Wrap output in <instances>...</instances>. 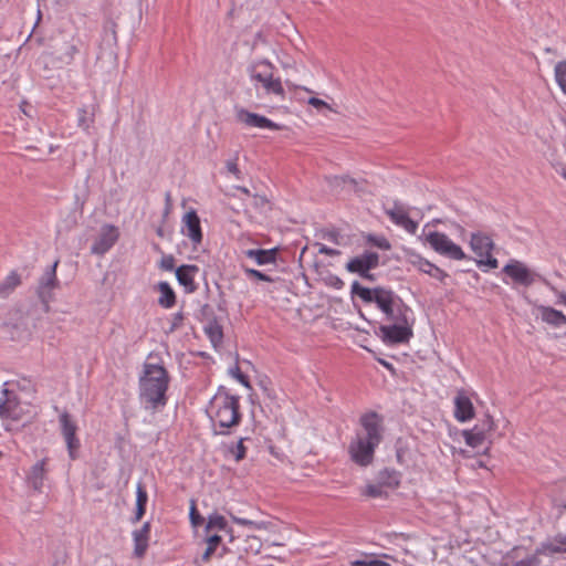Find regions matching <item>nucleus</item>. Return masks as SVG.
Returning <instances> with one entry per match:
<instances>
[{
	"instance_id": "obj_26",
	"label": "nucleus",
	"mask_w": 566,
	"mask_h": 566,
	"mask_svg": "<svg viewBox=\"0 0 566 566\" xmlns=\"http://www.w3.org/2000/svg\"><path fill=\"white\" fill-rule=\"evenodd\" d=\"M96 107L92 105L88 107H81L77 111V126L85 132H88L95 120Z\"/></svg>"
},
{
	"instance_id": "obj_2",
	"label": "nucleus",
	"mask_w": 566,
	"mask_h": 566,
	"mask_svg": "<svg viewBox=\"0 0 566 566\" xmlns=\"http://www.w3.org/2000/svg\"><path fill=\"white\" fill-rule=\"evenodd\" d=\"M169 376L167 370L157 364H145L139 378V399L146 409L155 411L167 403L166 391Z\"/></svg>"
},
{
	"instance_id": "obj_6",
	"label": "nucleus",
	"mask_w": 566,
	"mask_h": 566,
	"mask_svg": "<svg viewBox=\"0 0 566 566\" xmlns=\"http://www.w3.org/2000/svg\"><path fill=\"white\" fill-rule=\"evenodd\" d=\"M13 386L12 382H4L0 397V420L7 431L15 430L27 412L25 405L19 400Z\"/></svg>"
},
{
	"instance_id": "obj_51",
	"label": "nucleus",
	"mask_w": 566,
	"mask_h": 566,
	"mask_svg": "<svg viewBox=\"0 0 566 566\" xmlns=\"http://www.w3.org/2000/svg\"><path fill=\"white\" fill-rule=\"evenodd\" d=\"M190 520H191V523L193 526H198L202 522V518H201L200 514L197 512L193 503L190 509Z\"/></svg>"
},
{
	"instance_id": "obj_22",
	"label": "nucleus",
	"mask_w": 566,
	"mask_h": 566,
	"mask_svg": "<svg viewBox=\"0 0 566 566\" xmlns=\"http://www.w3.org/2000/svg\"><path fill=\"white\" fill-rule=\"evenodd\" d=\"M539 316L543 322L554 327H562L566 325V316L551 306L539 305L537 306Z\"/></svg>"
},
{
	"instance_id": "obj_55",
	"label": "nucleus",
	"mask_w": 566,
	"mask_h": 566,
	"mask_svg": "<svg viewBox=\"0 0 566 566\" xmlns=\"http://www.w3.org/2000/svg\"><path fill=\"white\" fill-rule=\"evenodd\" d=\"M367 566H382L385 565L384 562L380 559L374 557V556H365Z\"/></svg>"
},
{
	"instance_id": "obj_15",
	"label": "nucleus",
	"mask_w": 566,
	"mask_h": 566,
	"mask_svg": "<svg viewBox=\"0 0 566 566\" xmlns=\"http://www.w3.org/2000/svg\"><path fill=\"white\" fill-rule=\"evenodd\" d=\"M181 232L190 239L195 247L202 242L200 219L195 210H190L184 216Z\"/></svg>"
},
{
	"instance_id": "obj_46",
	"label": "nucleus",
	"mask_w": 566,
	"mask_h": 566,
	"mask_svg": "<svg viewBox=\"0 0 566 566\" xmlns=\"http://www.w3.org/2000/svg\"><path fill=\"white\" fill-rule=\"evenodd\" d=\"M315 247L317 248L318 253H321V254H325V255H329V256H337L340 254L339 250L328 248L323 243H315Z\"/></svg>"
},
{
	"instance_id": "obj_54",
	"label": "nucleus",
	"mask_w": 566,
	"mask_h": 566,
	"mask_svg": "<svg viewBox=\"0 0 566 566\" xmlns=\"http://www.w3.org/2000/svg\"><path fill=\"white\" fill-rule=\"evenodd\" d=\"M150 524L146 522L139 530L135 531L133 535L149 537Z\"/></svg>"
},
{
	"instance_id": "obj_49",
	"label": "nucleus",
	"mask_w": 566,
	"mask_h": 566,
	"mask_svg": "<svg viewBox=\"0 0 566 566\" xmlns=\"http://www.w3.org/2000/svg\"><path fill=\"white\" fill-rule=\"evenodd\" d=\"M326 283L334 287V289H342L344 286V282L340 277H338L337 275H334V274H329L327 277H326Z\"/></svg>"
},
{
	"instance_id": "obj_48",
	"label": "nucleus",
	"mask_w": 566,
	"mask_h": 566,
	"mask_svg": "<svg viewBox=\"0 0 566 566\" xmlns=\"http://www.w3.org/2000/svg\"><path fill=\"white\" fill-rule=\"evenodd\" d=\"M513 566H539V559L535 554L515 563Z\"/></svg>"
},
{
	"instance_id": "obj_4",
	"label": "nucleus",
	"mask_w": 566,
	"mask_h": 566,
	"mask_svg": "<svg viewBox=\"0 0 566 566\" xmlns=\"http://www.w3.org/2000/svg\"><path fill=\"white\" fill-rule=\"evenodd\" d=\"M275 66L268 60L253 61L247 67L248 75L259 97L283 101L285 90L279 76H274Z\"/></svg>"
},
{
	"instance_id": "obj_61",
	"label": "nucleus",
	"mask_w": 566,
	"mask_h": 566,
	"mask_svg": "<svg viewBox=\"0 0 566 566\" xmlns=\"http://www.w3.org/2000/svg\"><path fill=\"white\" fill-rule=\"evenodd\" d=\"M255 198L258 199V203H264L266 201L264 197L255 196Z\"/></svg>"
},
{
	"instance_id": "obj_25",
	"label": "nucleus",
	"mask_w": 566,
	"mask_h": 566,
	"mask_svg": "<svg viewBox=\"0 0 566 566\" xmlns=\"http://www.w3.org/2000/svg\"><path fill=\"white\" fill-rule=\"evenodd\" d=\"M377 482L385 489H396L400 484V473L394 469H384L378 472Z\"/></svg>"
},
{
	"instance_id": "obj_23",
	"label": "nucleus",
	"mask_w": 566,
	"mask_h": 566,
	"mask_svg": "<svg viewBox=\"0 0 566 566\" xmlns=\"http://www.w3.org/2000/svg\"><path fill=\"white\" fill-rule=\"evenodd\" d=\"M247 258L255 261L258 265L274 263L276 259V250L250 249L244 251Z\"/></svg>"
},
{
	"instance_id": "obj_21",
	"label": "nucleus",
	"mask_w": 566,
	"mask_h": 566,
	"mask_svg": "<svg viewBox=\"0 0 566 566\" xmlns=\"http://www.w3.org/2000/svg\"><path fill=\"white\" fill-rule=\"evenodd\" d=\"M411 263L413 266H416L419 271L439 280L440 282H443L446 277H448V273H446L443 270L431 263L430 261L421 258L420 255H416Z\"/></svg>"
},
{
	"instance_id": "obj_62",
	"label": "nucleus",
	"mask_w": 566,
	"mask_h": 566,
	"mask_svg": "<svg viewBox=\"0 0 566 566\" xmlns=\"http://www.w3.org/2000/svg\"><path fill=\"white\" fill-rule=\"evenodd\" d=\"M560 175L566 179V166L562 168Z\"/></svg>"
},
{
	"instance_id": "obj_11",
	"label": "nucleus",
	"mask_w": 566,
	"mask_h": 566,
	"mask_svg": "<svg viewBox=\"0 0 566 566\" xmlns=\"http://www.w3.org/2000/svg\"><path fill=\"white\" fill-rule=\"evenodd\" d=\"M391 325H380L379 333L382 342L386 344L407 343L412 337V329L408 326V321L392 322Z\"/></svg>"
},
{
	"instance_id": "obj_8",
	"label": "nucleus",
	"mask_w": 566,
	"mask_h": 566,
	"mask_svg": "<svg viewBox=\"0 0 566 566\" xmlns=\"http://www.w3.org/2000/svg\"><path fill=\"white\" fill-rule=\"evenodd\" d=\"M470 247L472 251L479 256L476 260L479 266L484 265L490 269H496L499 266L497 260L491 254L494 248V243L489 235L481 232L472 233Z\"/></svg>"
},
{
	"instance_id": "obj_43",
	"label": "nucleus",
	"mask_w": 566,
	"mask_h": 566,
	"mask_svg": "<svg viewBox=\"0 0 566 566\" xmlns=\"http://www.w3.org/2000/svg\"><path fill=\"white\" fill-rule=\"evenodd\" d=\"M368 242L381 250H390L391 245L389 241L384 237L368 235Z\"/></svg>"
},
{
	"instance_id": "obj_52",
	"label": "nucleus",
	"mask_w": 566,
	"mask_h": 566,
	"mask_svg": "<svg viewBox=\"0 0 566 566\" xmlns=\"http://www.w3.org/2000/svg\"><path fill=\"white\" fill-rule=\"evenodd\" d=\"M308 104L318 109L323 108V107L332 109L331 106L326 102H324L323 99H319L317 97H311L308 99Z\"/></svg>"
},
{
	"instance_id": "obj_42",
	"label": "nucleus",
	"mask_w": 566,
	"mask_h": 566,
	"mask_svg": "<svg viewBox=\"0 0 566 566\" xmlns=\"http://www.w3.org/2000/svg\"><path fill=\"white\" fill-rule=\"evenodd\" d=\"M77 53V48L73 43H66L64 51L61 52L59 59L64 63H70Z\"/></svg>"
},
{
	"instance_id": "obj_44",
	"label": "nucleus",
	"mask_w": 566,
	"mask_h": 566,
	"mask_svg": "<svg viewBox=\"0 0 566 566\" xmlns=\"http://www.w3.org/2000/svg\"><path fill=\"white\" fill-rule=\"evenodd\" d=\"M244 273L248 275V277H250L252 280H260V281H266V282L273 281L269 275H266L258 270H254V269L245 268Z\"/></svg>"
},
{
	"instance_id": "obj_59",
	"label": "nucleus",
	"mask_w": 566,
	"mask_h": 566,
	"mask_svg": "<svg viewBox=\"0 0 566 566\" xmlns=\"http://www.w3.org/2000/svg\"><path fill=\"white\" fill-rule=\"evenodd\" d=\"M559 303L566 305V293H560L558 296Z\"/></svg>"
},
{
	"instance_id": "obj_13",
	"label": "nucleus",
	"mask_w": 566,
	"mask_h": 566,
	"mask_svg": "<svg viewBox=\"0 0 566 566\" xmlns=\"http://www.w3.org/2000/svg\"><path fill=\"white\" fill-rule=\"evenodd\" d=\"M59 261H55L50 269L42 275L39 287L38 295L41 302L45 305V310L49 308V303L52 301V291L59 286V281L56 277V268Z\"/></svg>"
},
{
	"instance_id": "obj_27",
	"label": "nucleus",
	"mask_w": 566,
	"mask_h": 566,
	"mask_svg": "<svg viewBox=\"0 0 566 566\" xmlns=\"http://www.w3.org/2000/svg\"><path fill=\"white\" fill-rule=\"evenodd\" d=\"M158 290L160 292V296L158 298V304L164 308H170L176 303V294L167 282H159Z\"/></svg>"
},
{
	"instance_id": "obj_38",
	"label": "nucleus",
	"mask_w": 566,
	"mask_h": 566,
	"mask_svg": "<svg viewBox=\"0 0 566 566\" xmlns=\"http://www.w3.org/2000/svg\"><path fill=\"white\" fill-rule=\"evenodd\" d=\"M244 438H241L235 444L229 447V453L234 458L237 462L241 461L245 457L247 449L243 444Z\"/></svg>"
},
{
	"instance_id": "obj_39",
	"label": "nucleus",
	"mask_w": 566,
	"mask_h": 566,
	"mask_svg": "<svg viewBox=\"0 0 566 566\" xmlns=\"http://www.w3.org/2000/svg\"><path fill=\"white\" fill-rule=\"evenodd\" d=\"M134 537V554L136 557H143L147 547H148V538L146 536H137L133 535Z\"/></svg>"
},
{
	"instance_id": "obj_64",
	"label": "nucleus",
	"mask_w": 566,
	"mask_h": 566,
	"mask_svg": "<svg viewBox=\"0 0 566 566\" xmlns=\"http://www.w3.org/2000/svg\"><path fill=\"white\" fill-rule=\"evenodd\" d=\"M170 207H171V206H166V211H165V212H166V214H167V213H169Z\"/></svg>"
},
{
	"instance_id": "obj_41",
	"label": "nucleus",
	"mask_w": 566,
	"mask_h": 566,
	"mask_svg": "<svg viewBox=\"0 0 566 566\" xmlns=\"http://www.w3.org/2000/svg\"><path fill=\"white\" fill-rule=\"evenodd\" d=\"M231 518L235 524H239L242 526H250V527H253L256 530H263V528L265 530V528H268V525H269V523H266V522H254L251 520L241 518V517L233 516V515L231 516Z\"/></svg>"
},
{
	"instance_id": "obj_30",
	"label": "nucleus",
	"mask_w": 566,
	"mask_h": 566,
	"mask_svg": "<svg viewBox=\"0 0 566 566\" xmlns=\"http://www.w3.org/2000/svg\"><path fill=\"white\" fill-rule=\"evenodd\" d=\"M205 333L214 347L221 344L223 332L221 325L216 319L209 321V323L205 326Z\"/></svg>"
},
{
	"instance_id": "obj_35",
	"label": "nucleus",
	"mask_w": 566,
	"mask_h": 566,
	"mask_svg": "<svg viewBox=\"0 0 566 566\" xmlns=\"http://www.w3.org/2000/svg\"><path fill=\"white\" fill-rule=\"evenodd\" d=\"M220 542H221V536H219L217 534L210 535L207 537V547L201 556V559L203 562H208L211 558L212 554L216 552Z\"/></svg>"
},
{
	"instance_id": "obj_7",
	"label": "nucleus",
	"mask_w": 566,
	"mask_h": 566,
	"mask_svg": "<svg viewBox=\"0 0 566 566\" xmlns=\"http://www.w3.org/2000/svg\"><path fill=\"white\" fill-rule=\"evenodd\" d=\"M426 241L437 253L451 260H464L468 258L462 248L442 232L433 231L428 233Z\"/></svg>"
},
{
	"instance_id": "obj_24",
	"label": "nucleus",
	"mask_w": 566,
	"mask_h": 566,
	"mask_svg": "<svg viewBox=\"0 0 566 566\" xmlns=\"http://www.w3.org/2000/svg\"><path fill=\"white\" fill-rule=\"evenodd\" d=\"M558 553H566V535H558L552 542L543 543L536 549V555Z\"/></svg>"
},
{
	"instance_id": "obj_32",
	"label": "nucleus",
	"mask_w": 566,
	"mask_h": 566,
	"mask_svg": "<svg viewBox=\"0 0 566 566\" xmlns=\"http://www.w3.org/2000/svg\"><path fill=\"white\" fill-rule=\"evenodd\" d=\"M148 500L147 492L142 483H138L136 490V513L135 522L139 521L145 514L146 503Z\"/></svg>"
},
{
	"instance_id": "obj_14",
	"label": "nucleus",
	"mask_w": 566,
	"mask_h": 566,
	"mask_svg": "<svg viewBox=\"0 0 566 566\" xmlns=\"http://www.w3.org/2000/svg\"><path fill=\"white\" fill-rule=\"evenodd\" d=\"M503 272L515 283L530 286L535 282V274L522 262L512 260L503 268Z\"/></svg>"
},
{
	"instance_id": "obj_37",
	"label": "nucleus",
	"mask_w": 566,
	"mask_h": 566,
	"mask_svg": "<svg viewBox=\"0 0 566 566\" xmlns=\"http://www.w3.org/2000/svg\"><path fill=\"white\" fill-rule=\"evenodd\" d=\"M555 77L560 90L566 94V61H562L556 64Z\"/></svg>"
},
{
	"instance_id": "obj_58",
	"label": "nucleus",
	"mask_w": 566,
	"mask_h": 566,
	"mask_svg": "<svg viewBox=\"0 0 566 566\" xmlns=\"http://www.w3.org/2000/svg\"><path fill=\"white\" fill-rule=\"evenodd\" d=\"M238 190H240L242 193L249 196L250 195V190L245 187H241V186H238L237 187Z\"/></svg>"
},
{
	"instance_id": "obj_53",
	"label": "nucleus",
	"mask_w": 566,
	"mask_h": 566,
	"mask_svg": "<svg viewBox=\"0 0 566 566\" xmlns=\"http://www.w3.org/2000/svg\"><path fill=\"white\" fill-rule=\"evenodd\" d=\"M150 524L146 522L139 530L135 531L133 535L149 537Z\"/></svg>"
},
{
	"instance_id": "obj_1",
	"label": "nucleus",
	"mask_w": 566,
	"mask_h": 566,
	"mask_svg": "<svg viewBox=\"0 0 566 566\" xmlns=\"http://www.w3.org/2000/svg\"><path fill=\"white\" fill-rule=\"evenodd\" d=\"M361 430L349 444L352 460L361 465H369L374 460L375 449L379 446L384 434V419L377 412L370 411L359 419Z\"/></svg>"
},
{
	"instance_id": "obj_20",
	"label": "nucleus",
	"mask_w": 566,
	"mask_h": 566,
	"mask_svg": "<svg viewBox=\"0 0 566 566\" xmlns=\"http://www.w3.org/2000/svg\"><path fill=\"white\" fill-rule=\"evenodd\" d=\"M46 459H42L34 463L27 476L28 483L38 492L43 488V482L46 475Z\"/></svg>"
},
{
	"instance_id": "obj_9",
	"label": "nucleus",
	"mask_w": 566,
	"mask_h": 566,
	"mask_svg": "<svg viewBox=\"0 0 566 566\" xmlns=\"http://www.w3.org/2000/svg\"><path fill=\"white\" fill-rule=\"evenodd\" d=\"M379 265V254L373 251H365L364 253L350 259L346 263V270L350 273H356L365 280L375 281V275L370 270Z\"/></svg>"
},
{
	"instance_id": "obj_12",
	"label": "nucleus",
	"mask_w": 566,
	"mask_h": 566,
	"mask_svg": "<svg viewBox=\"0 0 566 566\" xmlns=\"http://www.w3.org/2000/svg\"><path fill=\"white\" fill-rule=\"evenodd\" d=\"M60 426L67 447L69 455L72 460H75L80 448V440L76 438L77 426L66 411L60 416Z\"/></svg>"
},
{
	"instance_id": "obj_40",
	"label": "nucleus",
	"mask_w": 566,
	"mask_h": 566,
	"mask_svg": "<svg viewBox=\"0 0 566 566\" xmlns=\"http://www.w3.org/2000/svg\"><path fill=\"white\" fill-rule=\"evenodd\" d=\"M473 429H479V431H482V434L488 438V434L494 430V421L490 415H486Z\"/></svg>"
},
{
	"instance_id": "obj_3",
	"label": "nucleus",
	"mask_w": 566,
	"mask_h": 566,
	"mask_svg": "<svg viewBox=\"0 0 566 566\" xmlns=\"http://www.w3.org/2000/svg\"><path fill=\"white\" fill-rule=\"evenodd\" d=\"M350 292L365 303H375L387 321L406 323V315L401 311L402 301L394 291L382 286L368 289L355 281Z\"/></svg>"
},
{
	"instance_id": "obj_47",
	"label": "nucleus",
	"mask_w": 566,
	"mask_h": 566,
	"mask_svg": "<svg viewBox=\"0 0 566 566\" xmlns=\"http://www.w3.org/2000/svg\"><path fill=\"white\" fill-rule=\"evenodd\" d=\"M159 265L165 271H171L175 268V258L172 255H164Z\"/></svg>"
},
{
	"instance_id": "obj_56",
	"label": "nucleus",
	"mask_w": 566,
	"mask_h": 566,
	"mask_svg": "<svg viewBox=\"0 0 566 566\" xmlns=\"http://www.w3.org/2000/svg\"><path fill=\"white\" fill-rule=\"evenodd\" d=\"M184 319V315L181 313H177L174 315V322H172V329L180 326L181 322Z\"/></svg>"
},
{
	"instance_id": "obj_57",
	"label": "nucleus",
	"mask_w": 566,
	"mask_h": 566,
	"mask_svg": "<svg viewBox=\"0 0 566 566\" xmlns=\"http://www.w3.org/2000/svg\"><path fill=\"white\" fill-rule=\"evenodd\" d=\"M352 566H367L366 558L352 562Z\"/></svg>"
},
{
	"instance_id": "obj_45",
	"label": "nucleus",
	"mask_w": 566,
	"mask_h": 566,
	"mask_svg": "<svg viewBox=\"0 0 566 566\" xmlns=\"http://www.w3.org/2000/svg\"><path fill=\"white\" fill-rule=\"evenodd\" d=\"M230 375L235 378L238 381H240L243 386L250 387V382L248 380V377L241 373L239 366H235L229 370Z\"/></svg>"
},
{
	"instance_id": "obj_60",
	"label": "nucleus",
	"mask_w": 566,
	"mask_h": 566,
	"mask_svg": "<svg viewBox=\"0 0 566 566\" xmlns=\"http://www.w3.org/2000/svg\"><path fill=\"white\" fill-rule=\"evenodd\" d=\"M165 199H166V206H171V195H170V192L166 193Z\"/></svg>"
},
{
	"instance_id": "obj_29",
	"label": "nucleus",
	"mask_w": 566,
	"mask_h": 566,
	"mask_svg": "<svg viewBox=\"0 0 566 566\" xmlns=\"http://www.w3.org/2000/svg\"><path fill=\"white\" fill-rule=\"evenodd\" d=\"M20 284V275L15 271H12L2 282H0V297H8Z\"/></svg>"
},
{
	"instance_id": "obj_17",
	"label": "nucleus",
	"mask_w": 566,
	"mask_h": 566,
	"mask_svg": "<svg viewBox=\"0 0 566 566\" xmlns=\"http://www.w3.org/2000/svg\"><path fill=\"white\" fill-rule=\"evenodd\" d=\"M454 407V417L458 421L465 422L474 417L473 403L463 391H459L455 396Z\"/></svg>"
},
{
	"instance_id": "obj_63",
	"label": "nucleus",
	"mask_w": 566,
	"mask_h": 566,
	"mask_svg": "<svg viewBox=\"0 0 566 566\" xmlns=\"http://www.w3.org/2000/svg\"><path fill=\"white\" fill-rule=\"evenodd\" d=\"M381 364H382L385 367H387V368H390V367H391L388 363H386V361H384V360H381Z\"/></svg>"
},
{
	"instance_id": "obj_34",
	"label": "nucleus",
	"mask_w": 566,
	"mask_h": 566,
	"mask_svg": "<svg viewBox=\"0 0 566 566\" xmlns=\"http://www.w3.org/2000/svg\"><path fill=\"white\" fill-rule=\"evenodd\" d=\"M363 495L365 496H368V497H373V499H376V497H384V496H387V491L386 489L379 484L378 482L377 483H368L364 491L361 492Z\"/></svg>"
},
{
	"instance_id": "obj_19",
	"label": "nucleus",
	"mask_w": 566,
	"mask_h": 566,
	"mask_svg": "<svg viewBox=\"0 0 566 566\" xmlns=\"http://www.w3.org/2000/svg\"><path fill=\"white\" fill-rule=\"evenodd\" d=\"M386 213L389 216L394 223L403 228L411 234L416 233L418 223L411 220L408 213L401 207L396 205L395 208L386 210Z\"/></svg>"
},
{
	"instance_id": "obj_18",
	"label": "nucleus",
	"mask_w": 566,
	"mask_h": 566,
	"mask_svg": "<svg viewBox=\"0 0 566 566\" xmlns=\"http://www.w3.org/2000/svg\"><path fill=\"white\" fill-rule=\"evenodd\" d=\"M198 272L199 268L193 264H184L176 269L177 281L187 293H192L197 290L195 276Z\"/></svg>"
},
{
	"instance_id": "obj_5",
	"label": "nucleus",
	"mask_w": 566,
	"mask_h": 566,
	"mask_svg": "<svg viewBox=\"0 0 566 566\" xmlns=\"http://www.w3.org/2000/svg\"><path fill=\"white\" fill-rule=\"evenodd\" d=\"M210 416L220 428L237 426L241 419L239 398L227 392H218L210 401Z\"/></svg>"
},
{
	"instance_id": "obj_16",
	"label": "nucleus",
	"mask_w": 566,
	"mask_h": 566,
	"mask_svg": "<svg viewBox=\"0 0 566 566\" xmlns=\"http://www.w3.org/2000/svg\"><path fill=\"white\" fill-rule=\"evenodd\" d=\"M237 118L239 122L243 123L244 125L249 127H256L261 129H272L277 130L280 129V125L272 122L271 119L266 118L265 116L259 115L256 113L248 112L243 108L239 109L237 112Z\"/></svg>"
},
{
	"instance_id": "obj_31",
	"label": "nucleus",
	"mask_w": 566,
	"mask_h": 566,
	"mask_svg": "<svg viewBox=\"0 0 566 566\" xmlns=\"http://www.w3.org/2000/svg\"><path fill=\"white\" fill-rule=\"evenodd\" d=\"M462 436L465 443L471 448H480L488 440V438L482 434V431L473 428L470 430H463Z\"/></svg>"
},
{
	"instance_id": "obj_28",
	"label": "nucleus",
	"mask_w": 566,
	"mask_h": 566,
	"mask_svg": "<svg viewBox=\"0 0 566 566\" xmlns=\"http://www.w3.org/2000/svg\"><path fill=\"white\" fill-rule=\"evenodd\" d=\"M116 27L117 25H116L115 21L112 19L106 20V22L104 23L102 42L108 49H113L114 46H116V43H117Z\"/></svg>"
},
{
	"instance_id": "obj_36",
	"label": "nucleus",
	"mask_w": 566,
	"mask_h": 566,
	"mask_svg": "<svg viewBox=\"0 0 566 566\" xmlns=\"http://www.w3.org/2000/svg\"><path fill=\"white\" fill-rule=\"evenodd\" d=\"M220 530L223 531L227 528V521L222 515L212 514L208 518V523L206 525V531L209 532L211 530Z\"/></svg>"
},
{
	"instance_id": "obj_33",
	"label": "nucleus",
	"mask_w": 566,
	"mask_h": 566,
	"mask_svg": "<svg viewBox=\"0 0 566 566\" xmlns=\"http://www.w3.org/2000/svg\"><path fill=\"white\" fill-rule=\"evenodd\" d=\"M327 182L328 185L333 188V189H338V188H345V187H349V188H354L356 186V181L347 176H333V177H327Z\"/></svg>"
},
{
	"instance_id": "obj_10",
	"label": "nucleus",
	"mask_w": 566,
	"mask_h": 566,
	"mask_svg": "<svg viewBox=\"0 0 566 566\" xmlns=\"http://www.w3.org/2000/svg\"><path fill=\"white\" fill-rule=\"evenodd\" d=\"M118 238L119 231L115 226L108 223L103 224L91 247V253L94 255H104L114 247Z\"/></svg>"
},
{
	"instance_id": "obj_50",
	"label": "nucleus",
	"mask_w": 566,
	"mask_h": 566,
	"mask_svg": "<svg viewBox=\"0 0 566 566\" xmlns=\"http://www.w3.org/2000/svg\"><path fill=\"white\" fill-rule=\"evenodd\" d=\"M227 170L232 174L237 179H241V171L238 167L237 159L228 160L226 164Z\"/></svg>"
}]
</instances>
